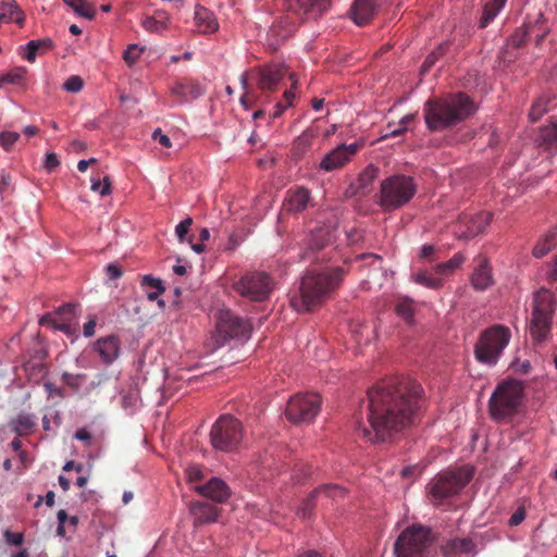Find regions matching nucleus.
Segmentation results:
<instances>
[{"mask_svg":"<svg viewBox=\"0 0 557 557\" xmlns=\"http://www.w3.org/2000/svg\"><path fill=\"white\" fill-rule=\"evenodd\" d=\"M423 388L410 377H389L368 392L370 428L357 426L369 442H385L414 423L422 405Z\"/></svg>","mask_w":557,"mask_h":557,"instance_id":"f257e3e1","label":"nucleus"},{"mask_svg":"<svg viewBox=\"0 0 557 557\" xmlns=\"http://www.w3.org/2000/svg\"><path fill=\"white\" fill-rule=\"evenodd\" d=\"M377 168L368 165L359 175L356 183L352 185L355 191L359 195H367L371 190V185L377 176Z\"/></svg>","mask_w":557,"mask_h":557,"instance_id":"473e14b6","label":"nucleus"},{"mask_svg":"<svg viewBox=\"0 0 557 557\" xmlns=\"http://www.w3.org/2000/svg\"><path fill=\"white\" fill-rule=\"evenodd\" d=\"M414 282L433 289H437L443 285V281L441 277L434 276L433 273L429 272L418 273L414 276Z\"/></svg>","mask_w":557,"mask_h":557,"instance_id":"37998d69","label":"nucleus"},{"mask_svg":"<svg viewBox=\"0 0 557 557\" xmlns=\"http://www.w3.org/2000/svg\"><path fill=\"white\" fill-rule=\"evenodd\" d=\"M257 100L258 97L249 91H245L239 99L240 104L245 110H249L250 108H252Z\"/></svg>","mask_w":557,"mask_h":557,"instance_id":"680f3d73","label":"nucleus"},{"mask_svg":"<svg viewBox=\"0 0 557 557\" xmlns=\"http://www.w3.org/2000/svg\"><path fill=\"white\" fill-rule=\"evenodd\" d=\"M141 286L149 287L152 289H158L159 292H164L165 287L162 284V281L159 278H154L151 275H145L141 280Z\"/></svg>","mask_w":557,"mask_h":557,"instance_id":"13d9d810","label":"nucleus"},{"mask_svg":"<svg viewBox=\"0 0 557 557\" xmlns=\"http://www.w3.org/2000/svg\"><path fill=\"white\" fill-rule=\"evenodd\" d=\"M60 165V161L58 159V156L57 153L54 152H49L46 154V159H45V169L48 171V172H52L54 171L58 166Z\"/></svg>","mask_w":557,"mask_h":557,"instance_id":"052dcab7","label":"nucleus"},{"mask_svg":"<svg viewBox=\"0 0 557 557\" xmlns=\"http://www.w3.org/2000/svg\"><path fill=\"white\" fill-rule=\"evenodd\" d=\"M36 425L35 419L33 416L27 413H20L16 418L12 419L10 422L11 429L18 435L24 436L32 433L34 426Z\"/></svg>","mask_w":557,"mask_h":557,"instance_id":"58836bf2","label":"nucleus"},{"mask_svg":"<svg viewBox=\"0 0 557 557\" xmlns=\"http://www.w3.org/2000/svg\"><path fill=\"white\" fill-rule=\"evenodd\" d=\"M466 261V256L462 252H457L446 262L438 263L434 271L437 275L445 276L451 274Z\"/></svg>","mask_w":557,"mask_h":557,"instance_id":"ea45409f","label":"nucleus"},{"mask_svg":"<svg viewBox=\"0 0 557 557\" xmlns=\"http://www.w3.org/2000/svg\"><path fill=\"white\" fill-rule=\"evenodd\" d=\"M441 552L445 557L474 556L476 545L470 537H455L445 541L441 546Z\"/></svg>","mask_w":557,"mask_h":557,"instance_id":"5701e85b","label":"nucleus"},{"mask_svg":"<svg viewBox=\"0 0 557 557\" xmlns=\"http://www.w3.org/2000/svg\"><path fill=\"white\" fill-rule=\"evenodd\" d=\"M94 349L98 352L103 363L112 364L120 356L121 342L117 336L109 335L97 339L94 344Z\"/></svg>","mask_w":557,"mask_h":557,"instance_id":"4be33fe9","label":"nucleus"},{"mask_svg":"<svg viewBox=\"0 0 557 557\" xmlns=\"http://www.w3.org/2000/svg\"><path fill=\"white\" fill-rule=\"evenodd\" d=\"M286 75V69L283 64H268L258 67L255 71V79L258 88L263 92L277 90L281 82Z\"/></svg>","mask_w":557,"mask_h":557,"instance_id":"a211bd4d","label":"nucleus"},{"mask_svg":"<svg viewBox=\"0 0 557 557\" xmlns=\"http://www.w3.org/2000/svg\"><path fill=\"white\" fill-rule=\"evenodd\" d=\"M474 103L465 92H456L426 101L424 121L432 132H441L468 119L474 113Z\"/></svg>","mask_w":557,"mask_h":557,"instance_id":"f03ea898","label":"nucleus"},{"mask_svg":"<svg viewBox=\"0 0 557 557\" xmlns=\"http://www.w3.org/2000/svg\"><path fill=\"white\" fill-rule=\"evenodd\" d=\"M374 0H355L350 15L352 21L359 25H367L374 16Z\"/></svg>","mask_w":557,"mask_h":557,"instance_id":"c85d7f7f","label":"nucleus"},{"mask_svg":"<svg viewBox=\"0 0 557 557\" xmlns=\"http://www.w3.org/2000/svg\"><path fill=\"white\" fill-rule=\"evenodd\" d=\"M53 47H54V44L50 38L30 40L26 45L27 53L24 55V58L28 62L34 63L37 54H42V53L51 50Z\"/></svg>","mask_w":557,"mask_h":557,"instance_id":"c9c22d12","label":"nucleus"},{"mask_svg":"<svg viewBox=\"0 0 557 557\" xmlns=\"http://www.w3.org/2000/svg\"><path fill=\"white\" fill-rule=\"evenodd\" d=\"M191 512L195 518V524H205L216 521L219 509L207 503H196L191 507Z\"/></svg>","mask_w":557,"mask_h":557,"instance_id":"2f4dec72","label":"nucleus"},{"mask_svg":"<svg viewBox=\"0 0 557 557\" xmlns=\"http://www.w3.org/2000/svg\"><path fill=\"white\" fill-rule=\"evenodd\" d=\"M471 467L448 470L435 475L428 484L431 502L438 506L460 493L473 478Z\"/></svg>","mask_w":557,"mask_h":557,"instance_id":"39448f33","label":"nucleus"},{"mask_svg":"<svg viewBox=\"0 0 557 557\" xmlns=\"http://www.w3.org/2000/svg\"><path fill=\"white\" fill-rule=\"evenodd\" d=\"M523 398V385L511 380L500 383L488 400V410L496 422H507L518 413Z\"/></svg>","mask_w":557,"mask_h":557,"instance_id":"20e7f679","label":"nucleus"},{"mask_svg":"<svg viewBox=\"0 0 557 557\" xmlns=\"http://www.w3.org/2000/svg\"><path fill=\"white\" fill-rule=\"evenodd\" d=\"M331 7V0H284V10L304 23L306 17L318 18Z\"/></svg>","mask_w":557,"mask_h":557,"instance_id":"dca6fc26","label":"nucleus"},{"mask_svg":"<svg viewBox=\"0 0 557 557\" xmlns=\"http://www.w3.org/2000/svg\"><path fill=\"white\" fill-rule=\"evenodd\" d=\"M301 24L299 17L295 18L285 12L276 22L273 23L269 30V36L275 40L277 45L281 40H284L292 36L297 27Z\"/></svg>","mask_w":557,"mask_h":557,"instance_id":"b1692460","label":"nucleus"},{"mask_svg":"<svg viewBox=\"0 0 557 557\" xmlns=\"http://www.w3.org/2000/svg\"><path fill=\"white\" fill-rule=\"evenodd\" d=\"M84 82L77 75L70 76L63 84V88L69 92H78L82 90Z\"/></svg>","mask_w":557,"mask_h":557,"instance_id":"6e6d98bb","label":"nucleus"},{"mask_svg":"<svg viewBox=\"0 0 557 557\" xmlns=\"http://www.w3.org/2000/svg\"><path fill=\"white\" fill-rule=\"evenodd\" d=\"M321 396L317 393L297 394L286 406V417L293 423H309L321 409Z\"/></svg>","mask_w":557,"mask_h":557,"instance_id":"f8f14e48","label":"nucleus"},{"mask_svg":"<svg viewBox=\"0 0 557 557\" xmlns=\"http://www.w3.org/2000/svg\"><path fill=\"white\" fill-rule=\"evenodd\" d=\"M492 221L490 212H479L474 215L463 214L458 222V236L472 238L483 233Z\"/></svg>","mask_w":557,"mask_h":557,"instance_id":"aec40b11","label":"nucleus"},{"mask_svg":"<svg viewBox=\"0 0 557 557\" xmlns=\"http://www.w3.org/2000/svg\"><path fill=\"white\" fill-rule=\"evenodd\" d=\"M554 312L553 293L549 289L541 288L533 296L530 334L534 341H544L550 334Z\"/></svg>","mask_w":557,"mask_h":557,"instance_id":"0eeeda50","label":"nucleus"},{"mask_svg":"<svg viewBox=\"0 0 557 557\" xmlns=\"http://www.w3.org/2000/svg\"><path fill=\"white\" fill-rule=\"evenodd\" d=\"M396 313L406 322L411 323L414 315L413 304L408 298L399 299L395 307Z\"/></svg>","mask_w":557,"mask_h":557,"instance_id":"79ce46f5","label":"nucleus"},{"mask_svg":"<svg viewBox=\"0 0 557 557\" xmlns=\"http://www.w3.org/2000/svg\"><path fill=\"white\" fill-rule=\"evenodd\" d=\"M507 0H491L485 3L479 21V27L485 28L505 7Z\"/></svg>","mask_w":557,"mask_h":557,"instance_id":"e433bc0d","label":"nucleus"},{"mask_svg":"<svg viewBox=\"0 0 557 557\" xmlns=\"http://www.w3.org/2000/svg\"><path fill=\"white\" fill-rule=\"evenodd\" d=\"M289 79L292 81V86L284 92V102H277L274 107V111L271 114V119L273 120L278 119L282 113L293 104V101L296 98L297 79L295 78V74H290Z\"/></svg>","mask_w":557,"mask_h":557,"instance_id":"4c0bfd02","label":"nucleus"},{"mask_svg":"<svg viewBox=\"0 0 557 557\" xmlns=\"http://www.w3.org/2000/svg\"><path fill=\"white\" fill-rule=\"evenodd\" d=\"M523 26H525L530 40L533 39L536 46L546 38L550 30L547 20L542 12H539L533 18L529 16Z\"/></svg>","mask_w":557,"mask_h":557,"instance_id":"bb28decb","label":"nucleus"},{"mask_svg":"<svg viewBox=\"0 0 557 557\" xmlns=\"http://www.w3.org/2000/svg\"><path fill=\"white\" fill-rule=\"evenodd\" d=\"M20 134L15 132H2L0 134V145L7 151H10L18 140Z\"/></svg>","mask_w":557,"mask_h":557,"instance_id":"603ef678","label":"nucleus"},{"mask_svg":"<svg viewBox=\"0 0 557 557\" xmlns=\"http://www.w3.org/2000/svg\"><path fill=\"white\" fill-rule=\"evenodd\" d=\"M91 190L99 193L101 196H107L111 194V182L108 176H104L101 181L99 177L91 178Z\"/></svg>","mask_w":557,"mask_h":557,"instance_id":"a18cd8bd","label":"nucleus"},{"mask_svg":"<svg viewBox=\"0 0 557 557\" xmlns=\"http://www.w3.org/2000/svg\"><path fill=\"white\" fill-rule=\"evenodd\" d=\"M63 2L72 8L77 14L88 20H92L96 15L94 5L86 0H63Z\"/></svg>","mask_w":557,"mask_h":557,"instance_id":"a19ab883","label":"nucleus"},{"mask_svg":"<svg viewBox=\"0 0 557 557\" xmlns=\"http://www.w3.org/2000/svg\"><path fill=\"white\" fill-rule=\"evenodd\" d=\"M46 392L48 393L49 397H64V392L61 387H58L51 382H46L44 384Z\"/></svg>","mask_w":557,"mask_h":557,"instance_id":"69168bd1","label":"nucleus"},{"mask_svg":"<svg viewBox=\"0 0 557 557\" xmlns=\"http://www.w3.org/2000/svg\"><path fill=\"white\" fill-rule=\"evenodd\" d=\"M84 379H85V374H82V373L73 374V373L64 372L62 374V382L73 389H78L81 386V383Z\"/></svg>","mask_w":557,"mask_h":557,"instance_id":"864d4df0","label":"nucleus"},{"mask_svg":"<svg viewBox=\"0 0 557 557\" xmlns=\"http://www.w3.org/2000/svg\"><path fill=\"white\" fill-rule=\"evenodd\" d=\"M511 337L507 326L495 324L486 329L475 345L474 354L480 362L495 364Z\"/></svg>","mask_w":557,"mask_h":557,"instance_id":"1a4fd4ad","label":"nucleus"},{"mask_svg":"<svg viewBox=\"0 0 557 557\" xmlns=\"http://www.w3.org/2000/svg\"><path fill=\"white\" fill-rule=\"evenodd\" d=\"M557 246V226L549 230L533 248V256L542 258Z\"/></svg>","mask_w":557,"mask_h":557,"instance_id":"f704fd0d","label":"nucleus"},{"mask_svg":"<svg viewBox=\"0 0 557 557\" xmlns=\"http://www.w3.org/2000/svg\"><path fill=\"white\" fill-rule=\"evenodd\" d=\"M309 201V189L297 186L287 190L283 206L287 212L298 213L307 208Z\"/></svg>","mask_w":557,"mask_h":557,"instance_id":"393cba45","label":"nucleus"},{"mask_svg":"<svg viewBox=\"0 0 557 557\" xmlns=\"http://www.w3.org/2000/svg\"><path fill=\"white\" fill-rule=\"evenodd\" d=\"M74 437L85 443L86 446L91 445V434L85 428L78 429L75 432Z\"/></svg>","mask_w":557,"mask_h":557,"instance_id":"774afa93","label":"nucleus"},{"mask_svg":"<svg viewBox=\"0 0 557 557\" xmlns=\"http://www.w3.org/2000/svg\"><path fill=\"white\" fill-rule=\"evenodd\" d=\"M345 490L336 484H325L318 488H315L301 504L298 510V515H300L304 519L310 518L312 516L313 509L315 507V500L319 499H336L344 497Z\"/></svg>","mask_w":557,"mask_h":557,"instance_id":"6ab92c4d","label":"nucleus"},{"mask_svg":"<svg viewBox=\"0 0 557 557\" xmlns=\"http://www.w3.org/2000/svg\"><path fill=\"white\" fill-rule=\"evenodd\" d=\"M25 18V13L15 0H0V24L13 22L23 27Z\"/></svg>","mask_w":557,"mask_h":557,"instance_id":"cd10ccee","label":"nucleus"},{"mask_svg":"<svg viewBox=\"0 0 557 557\" xmlns=\"http://www.w3.org/2000/svg\"><path fill=\"white\" fill-rule=\"evenodd\" d=\"M274 287L273 278L265 272H247L233 283V288L240 296L252 301H264Z\"/></svg>","mask_w":557,"mask_h":557,"instance_id":"9b49d317","label":"nucleus"},{"mask_svg":"<svg viewBox=\"0 0 557 557\" xmlns=\"http://www.w3.org/2000/svg\"><path fill=\"white\" fill-rule=\"evenodd\" d=\"M525 519V510L523 507H519L509 518V525L517 527Z\"/></svg>","mask_w":557,"mask_h":557,"instance_id":"e2e57ef3","label":"nucleus"},{"mask_svg":"<svg viewBox=\"0 0 557 557\" xmlns=\"http://www.w3.org/2000/svg\"><path fill=\"white\" fill-rule=\"evenodd\" d=\"M475 268L471 275V284L475 290L483 292L493 285L492 268L486 257L478 256L474 259Z\"/></svg>","mask_w":557,"mask_h":557,"instance_id":"412c9836","label":"nucleus"},{"mask_svg":"<svg viewBox=\"0 0 557 557\" xmlns=\"http://www.w3.org/2000/svg\"><path fill=\"white\" fill-rule=\"evenodd\" d=\"M311 139L312 136L308 133L300 135L295 141L294 154L296 157H300L302 153H305V151L311 146Z\"/></svg>","mask_w":557,"mask_h":557,"instance_id":"09e8293b","label":"nucleus"},{"mask_svg":"<svg viewBox=\"0 0 557 557\" xmlns=\"http://www.w3.org/2000/svg\"><path fill=\"white\" fill-rule=\"evenodd\" d=\"M330 243L331 233L329 230L318 228L311 232L300 253V259L309 262H323L331 259Z\"/></svg>","mask_w":557,"mask_h":557,"instance_id":"4468645a","label":"nucleus"},{"mask_svg":"<svg viewBox=\"0 0 557 557\" xmlns=\"http://www.w3.org/2000/svg\"><path fill=\"white\" fill-rule=\"evenodd\" d=\"M26 70L23 67H17L14 71L7 73L0 78L1 83L5 84H20L25 76Z\"/></svg>","mask_w":557,"mask_h":557,"instance_id":"3c124183","label":"nucleus"},{"mask_svg":"<svg viewBox=\"0 0 557 557\" xmlns=\"http://www.w3.org/2000/svg\"><path fill=\"white\" fill-rule=\"evenodd\" d=\"M196 491L215 503L227 500L231 494L226 483L218 478H212L206 484L196 486Z\"/></svg>","mask_w":557,"mask_h":557,"instance_id":"a878e982","label":"nucleus"},{"mask_svg":"<svg viewBox=\"0 0 557 557\" xmlns=\"http://www.w3.org/2000/svg\"><path fill=\"white\" fill-rule=\"evenodd\" d=\"M448 48V42H442L436 50L432 51L422 64V72H428L435 64L441 55L445 53Z\"/></svg>","mask_w":557,"mask_h":557,"instance_id":"c03bdc74","label":"nucleus"},{"mask_svg":"<svg viewBox=\"0 0 557 557\" xmlns=\"http://www.w3.org/2000/svg\"><path fill=\"white\" fill-rule=\"evenodd\" d=\"M3 536H4L5 542L10 545L20 546L24 542L23 533H14V532H11L10 530H7L3 534Z\"/></svg>","mask_w":557,"mask_h":557,"instance_id":"bf43d9fd","label":"nucleus"},{"mask_svg":"<svg viewBox=\"0 0 557 557\" xmlns=\"http://www.w3.org/2000/svg\"><path fill=\"white\" fill-rule=\"evenodd\" d=\"M244 437L242 422L230 414L221 416L212 425L210 442L214 449L225 453L236 450Z\"/></svg>","mask_w":557,"mask_h":557,"instance_id":"9d476101","label":"nucleus"},{"mask_svg":"<svg viewBox=\"0 0 557 557\" xmlns=\"http://www.w3.org/2000/svg\"><path fill=\"white\" fill-rule=\"evenodd\" d=\"M141 52L143 49L138 48L137 45H129L123 53V59L127 64L132 65L139 59Z\"/></svg>","mask_w":557,"mask_h":557,"instance_id":"5fc2aeb1","label":"nucleus"},{"mask_svg":"<svg viewBox=\"0 0 557 557\" xmlns=\"http://www.w3.org/2000/svg\"><path fill=\"white\" fill-rule=\"evenodd\" d=\"M205 89L202 86L191 79H183L178 82L173 88L172 94L180 97L181 101H188L202 96Z\"/></svg>","mask_w":557,"mask_h":557,"instance_id":"c756f323","label":"nucleus"},{"mask_svg":"<svg viewBox=\"0 0 557 557\" xmlns=\"http://www.w3.org/2000/svg\"><path fill=\"white\" fill-rule=\"evenodd\" d=\"M417 193L411 176L396 174L381 183L379 205L386 211L396 210L408 203Z\"/></svg>","mask_w":557,"mask_h":557,"instance_id":"423d86ee","label":"nucleus"},{"mask_svg":"<svg viewBox=\"0 0 557 557\" xmlns=\"http://www.w3.org/2000/svg\"><path fill=\"white\" fill-rule=\"evenodd\" d=\"M141 26L145 30L149 33H161L168 29L164 25H162L154 16H145L141 20Z\"/></svg>","mask_w":557,"mask_h":557,"instance_id":"8fccbe9b","label":"nucleus"},{"mask_svg":"<svg viewBox=\"0 0 557 557\" xmlns=\"http://www.w3.org/2000/svg\"><path fill=\"white\" fill-rule=\"evenodd\" d=\"M360 148L361 144L358 143L338 145L322 158L318 170L329 173L343 169L352 160Z\"/></svg>","mask_w":557,"mask_h":557,"instance_id":"2eb2a0df","label":"nucleus"},{"mask_svg":"<svg viewBox=\"0 0 557 557\" xmlns=\"http://www.w3.org/2000/svg\"><path fill=\"white\" fill-rule=\"evenodd\" d=\"M106 273L110 280H117L123 274L122 269L115 263H109L106 267Z\"/></svg>","mask_w":557,"mask_h":557,"instance_id":"338daca9","label":"nucleus"},{"mask_svg":"<svg viewBox=\"0 0 557 557\" xmlns=\"http://www.w3.org/2000/svg\"><path fill=\"white\" fill-rule=\"evenodd\" d=\"M193 224V219L191 218H187L183 221H181L176 227H175V234L178 238V240L182 243L186 236V234L188 233L189 231V227L190 225Z\"/></svg>","mask_w":557,"mask_h":557,"instance_id":"4d7b16f0","label":"nucleus"},{"mask_svg":"<svg viewBox=\"0 0 557 557\" xmlns=\"http://www.w3.org/2000/svg\"><path fill=\"white\" fill-rule=\"evenodd\" d=\"M431 530L422 525L405 529L394 544L396 557H428L433 543Z\"/></svg>","mask_w":557,"mask_h":557,"instance_id":"6e6552de","label":"nucleus"},{"mask_svg":"<svg viewBox=\"0 0 557 557\" xmlns=\"http://www.w3.org/2000/svg\"><path fill=\"white\" fill-rule=\"evenodd\" d=\"M529 35L527 33L525 26H521L518 28L508 39V42L513 48L522 47L527 40H529Z\"/></svg>","mask_w":557,"mask_h":557,"instance_id":"49530a36","label":"nucleus"},{"mask_svg":"<svg viewBox=\"0 0 557 557\" xmlns=\"http://www.w3.org/2000/svg\"><path fill=\"white\" fill-rule=\"evenodd\" d=\"M194 20L197 30L201 34H211L218 30L219 24L213 13L203 7H196Z\"/></svg>","mask_w":557,"mask_h":557,"instance_id":"7c9ffc66","label":"nucleus"},{"mask_svg":"<svg viewBox=\"0 0 557 557\" xmlns=\"http://www.w3.org/2000/svg\"><path fill=\"white\" fill-rule=\"evenodd\" d=\"M345 274V270L341 267L306 274L300 282L299 293L290 299L292 307L298 312L312 311L339 286Z\"/></svg>","mask_w":557,"mask_h":557,"instance_id":"7ed1b4c3","label":"nucleus"},{"mask_svg":"<svg viewBox=\"0 0 557 557\" xmlns=\"http://www.w3.org/2000/svg\"><path fill=\"white\" fill-rule=\"evenodd\" d=\"M152 138L158 141L162 147L170 148L172 147L171 139L169 136L162 133L160 128L156 129L152 134Z\"/></svg>","mask_w":557,"mask_h":557,"instance_id":"0e129e2a","label":"nucleus"},{"mask_svg":"<svg viewBox=\"0 0 557 557\" xmlns=\"http://www.w3.org/2000/svg\"><path fill=\"white\" fill-rule=\"evenodd\" d=\"M40 325L51 324L54 329L66 334L72 333L77 325L76 305L66 304L58 308L53 313H47L39 320Z\"/></svg>","mask_w":557,"mask_h":557,"instance_id":"f3484780","label":"nucleus"},{"mask_svg":"<svg viewBox=\"0 0 557 557\" xmlns=\"http://www.w3.org/2000/svg\"><path fill=\"white\" fill-rule=\"evenodd\" d=\"M251 325L230 310H220L216 317L215 342L219 346L231 338H247Z\"/></svg>","mask_w":557,"mask_h":557,"instance_id":"ddd939ff","label":"nucleus"},{"mask_svg":"<svg viewBox=\"0 0 557 557\" xmlns=\"http://www.w3.org/2000/svg\"><path fill=\"white\" fill-rule=\"evenodd\" d=\"M536 143L545 150H552L557 147V122L540 128Z\"/></svg>","mask_w":557,"mask_h":557,"instance_id":"72a5a7b5","label":"nucleus"},{"mask_svg":"<svg viewBox=\"0 0 557 557\" xmlns=\"http://www.w3.org/2000/svg\"><path fill=\"white\" fill-rule=\"evenodd\" d=\"M547 111V101L545 99H539L536 100L530 111H529V117L531 122H536L545 112Z\"/></svg>","mask_w":557,"mask_h":557,"instance_id":"de8ad7c7","label":"nucleus"}]
</instances>
